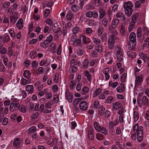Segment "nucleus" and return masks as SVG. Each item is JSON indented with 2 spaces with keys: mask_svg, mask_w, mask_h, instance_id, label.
I'll return each mask as SVG.
<instances>
[{
  "mask_svg": "<svg viewBox=\"0 0 149 149\" xmlns=\"http://www.w3.org/2000/svg\"><path fill=\"white\" fill-rule=\"evenodd\" d=\"M19 18L18 15L16 12L10 17V22L12 24H15Z\"/></svg>",
  "mask_w": 149,
  "mask_h": 149,
  "instance_id": "6",
  "label": "nucleus"
},
{
  "mask_svg": "<svg viewBox=\"0 0 149 149\" xmlns=\"http://www.w3.org/2000/svg\"><path fill=\"white\" fill-rule=\"evenodd\" d=\"M133 117L134 121L135 122H136L139 118V114L136 111L134 112Z\"/></svg>",
  "mask_w": 149,
  "mask_h": 149,
  "instance_id": "49",
  "label": "nucleus"
},
{
  "mask_svg": "<svg viewBox=\"0 0 149 149\" xmlns=\"http://www.w3.org/2000/svg\"><path fill=\"white\" fill-rule=\"evenodd\" d=\"M39 114V112H36L31 115V118L33 120L36 119L38 117Z\"/></svg>",
  "mask_w": 149,
  "mask_h": 149,
  "instance_id": "53",
  "label": "nucleus"
},
{
  "mask_svg": "<svg viewBox=\"0 0 149 149\" xmlns=\"http://www.w3.org/2000/svg\"><path fill=\"white\" fill-rule=\"evenodd\" d=\"M50 43V42L46 39L43 42L40 44V45L41 47L46 48L48 47V44Z\"/></svg>",
  "mask_w": 149,
  "mask_h": 149,
  "instance_id": "28",
  "label": "nucleus"
},
{
  "mask_svg": "<svg viewBox=\"0 0 149 149\" xmlns=\"http://www.w3.org/2000/svg\"><path fill=\"white\" fill-rule=\"evenodd\" d=\"M84 53V49L82 48L78 49L77 51V54L78 57H80Z\"/></svg>",
  "mask_w": 149,
  "mask_h": 149,
  "instance_id": "30",
  "label": "nucleus"
},
{
  "mask_svg": "<svg viewBox=\"0 0 149 149\" xmlns=\"http://www.w3.org/2000/svg\"><path fill=\"white\" fill-rule=\"evenodd\" d=\"M72 42V44L75 46H76L78 45L81 46L82 45L80 38L77 39L76 40H74Z\"/></svg>",
  "mask_w": 149,
  "mask_h": 149,
  "instance_id": "27",
  "label": "nucleus"
},
{
  "mask_svg": "<svg viewBox=\"0 0 149 149\" xmlns=\"http://www.w3.org/2000/svg\"><path fill=\"white\" fill-rule=\"evenodd\" d=\"M115 126L113 124V122H109L108 125V127L110 131H113L114 130V127Z\"/></svg>",
  "mask_w": 149,
  "mask_h": 149,
  "instance_id": "54",
  "label": "nucleus"
},
{
  "mask_svg": "<svg viewBox=\"0 0 149 149\" xmlns=\"http://www.w3.org/2000/svg\"><path fill=\"white\" fill-rule=\"evenodd\" d=\"M142 34L143 35H146L148 33V30L147 28L144 26L143 27L142 29Z\"/></svg>",
  "mask_w": 149,
  "mask_h": 149,
  "instance_id": "62",
  "label": "nucleus"
},
{
  "mask_svg": "<svg viewBox=\"0 0 149 149\" xmlns=\"http://www.w3.org/2000/svg\"><path fill=\"white\" fill-rule=\"evenodd\" d=\"M89 88L87 87H84L81 91V94L83 95H84L88 93Z\"/></svg>",
  "mask_w": 149,
  "mask_h": 149,
  "instance_id": "38",
  "label": "nucleus"
},
{
  "mask_svg": "<svg viewBox=\"0 0 149 149\" xmlns=\"http://www.w3.org/2000/svg\"><path fill=\"white\" fill-rule=\"evenodd\" d=\"M20 104L18 99L13 98L11 100V102L9 107L10 110L11 111H14L19 109Z\"/></svg>",
  "mask_w": 149,
  "mask_h": 149,
  "instance_id": "2",
  "label": "nucleus"
},
{
  "mask_svg": "<svg viewBox=\"0 0 149 149\" xmlns=\"http://www.w3.org/2000/svg\"><path fill=\"white\" fill-rule=\"evenodd\" d=\"M17 27L19 29H21L23 26V19L20 18L16 23Z\"/></svg>",
  "mask_w": 149,
  "mask_h": 149,
  "instance_id": "25",
  "label": "nucleus"
},
{
  "mask_svg": "<svg viewBox=\"0 0 149 149\" xmlns=\"http://www.w3.org/2000/svg\"><path fill=\"white\" fill-rule=\"evenodd\" d=\"M81 64L80 62L78 61L76 59H72L70 60V65L72 66H74L76 65L80 66Z\"/></svg>",
  "mask_w": 149,
  "mask_h": 149,
  "instance_id": "24",
  "label": "nucleus"
},
{
  "mask_svg": "<svg viewBox=\"0 0 149 149\" xmlns=\"http://www.w3.org/2000/svg\"><path fill=\"white\" fill-rule=\"evenodd\" d=\"M80 38L82 39V42L84 44H87L91 42V40L88 37H86L83 34H81L80 36Z\"/></svg>",
  "mask_w": 149,
  "mask_h": 149,
  "instance_id": "9",
  "label": "nucleus"
},
{
  "mask_svg": "<svg viewBox=\"0 0 149 149\" xmlns=\"http://www.w3.org/2000/svg\"><path fill=\"white\" fill-rule=\"evenodd\" d=\"M93 126L95 130L97 131L100 130V128L101 127L100 126L99 123L96 121L94 122Z\"/></svg>",
  "mask_w": 149,
  "mask_h": 149,
  "instance_id": "36",
  "label": "nucleus"
},
{
  "mask_svg": "<svg viewBox=\"0 0 149 149\" xmlns=\"http://www.w3.org/2000/svg\"><path fill=\"white\" fill-rule=\"evenodd\" d=\"M89 61L87 59H85L83 63V67L84 69L87 68Z\"/></svg>",
  "mask_w": 149,
  "mask_h": 149,
  "instance_id": "47",
  "label": "nucleus"
},
{
  "mask_svg": "<svg viewBox=\"0 0 149 149\" xmlns=\"http://www.w3.org/2000/svg\"><path fill=\"white\" fill-rule=\"evenodd\" d=\"M12 47H8V55L9 56H11L13 55V52L12 50Z\"/></svg>",
  "mask_w": 149,
  "mask_h": 149,
  "instance_id": "63",
  "label": "nucleus"
},
{
  "mask_svg": "<svg viewBox=\"0 0 149 149\" xmlns=\"http://www.w3.org/2000/svg\"><path fill=\"white\" fill-rule=\"evenodd\" d=\"M10 40V38L8 35L6 34L2 36H0V40H2L4 43H8Z\"/></svg>",
  "mask_w": 149,
  "mask_h": 149,
  "instance_id": "11",
  "label": "nucleus"
},
{
  "mask_svg": "<svg viewBox=\"0 0 149 149\" xmlns=\"http://www.w3.org/2000/svg\"><path fill=\"white\" fill-rule=\"evenodd\" d=\"M105 108L102 107V106H100L99 108L98 111L99 114L101 115H103L104 113Z\"/></svg>",
  "mask_w": 149,
  "mask_h": 149,
  "instance_id": "51",
  "label": "nucleus"
},
{
  "mask_svg": "<svg viewBox=\"0 0 149 149\" xmlns=\"http://www.w3.org/2000/svg\"><path fill=\"white\" fill-rule=\"evenodd\" d=\"M91 38H92V40L93 42L97 45H99L101 41L99 39L97 38H95L94 37H92Z\"/></svg>",
  "mask_w": 149,
  "mask_h": 149,
  "instance_id": "40",
  "label": "nucleus"
},
{
  "mask_svg": "<svg viewBox=\"0 0 149 149\" xmlns=\"http://www.w3.org/2000/svg\"><path fill=\"white\" fill-rule=\"evenodd\" d=\"M102 90L100 88L96 89L94 93V97H95L99 95L101 93Z\"/></svg>",
  "mask_w": 149,
  "mask_h": 149,
  "instance_id": "35",
  "label": "nucleus"
},
{
  "mask_svg": "<svg viewBox=\"0 0 149 149\" xmlns=\"http://www.w3.org/2000/svg\"><path fill=\"white\" fill-rule=\"evenodd\" d=\"M52 29L53 31L56 33L60 31L61 28L57 23H55L54 24V25L52 27Z\"/></svg>",
  "mask_w": 149,
  "mask_h": 149,
  "instance_id": "20",
  "label": "nucleus"
},
{
  "mask_svg": "<svg viewBox=\"0 0 149 149\" xmlns=\"http://www.w3.org/2000/svg\"><path fill=\"white\" fill-rule=\"evenodd\" d=\"M8 113V107H5L4 109L3 107H0V115H6Z\"/></svg>",
  "mask_w": 149,
  "mask_h": 149,
  "instance_id": "18",
  "label": "nucleus"
},
{
  "mask_svg": "<svg viewBox=\"0 0 149 149\" xmlns=\"http://www.w3.org/2000/svg\"><path fill=\"white\" fill-rule=\"evenodd\" d=\"M95 49L99 54L101 53L103 50L102 46L100 45H96L95 46Z\"/></svg>",
  "mask_w": 149,
  "mask_h": 149,
  "instance_id": "26",
  "label": "nucleus"
},
{
  "mask_svg": "<svg viewBox=\"0 0 149 149\" xmlns=\"http://www.w3.org/2000/svg\"><path fill=\"white\" fill-rule=\"evenodd\" d=\"M127 54L129 57L132 58H134L136 56V54L135 52H132L130 51L127 52Z\"/></svg>",
  "mask_w": 149,
  "mask_h": 149,
  "instance_id": "33",
  "label": "nucleus"
},
{
  "mask_svg": "<svg viewBox=\"0 0 149 149\" xmlns=\"http://www.w3.org/2000/svg\"><path fill=\"white\" fill-rule=\"evenodd\" d=\"M116 16V17L119 18L120 20L123 21H124L125 20V15L121 12H120L117 13Z\"/></svg>",
  "mask_w": 149,
  "mask_h": 149,
  "instance_id": "22",
  "label": "nucleus"
},
{
  "mask_svg": "<svg viewBox=\"0 0 149 149\" xmlns=\"http://www.w3.org/2000/svg\"><path fill=\"white\" fill-rule=\"evenodd\" d=\"M79 8V7L76 5H73L71 7V10L74 12H76L78 11Z\"/></svg>",
  "mask_w": 149,
  "mask_h": 149,
  "instance_id": "57",
  "label": "nucleus"
},
{
  "mask_svg": "<svg viewBox=\"0 0 149 149\" xmlns=\"http://www.w3.org/2000/svg\"><path fill=\"white\" fill-rule=\"evenodd\" d=\"M98 132H100L104 135H107L108 133V130L105 127H101L100 128V130H99Z\"/></svg>",
  "mask_w": 149,
  "mask_h": 149,
  "instance_id": "29",
  "label": "nucleus"
},
{
  "mask_svg": "<svg viewBox=\"0 0 149 149\" xmlns=\"http://www.w3.org/2000/svg\"><path fill=\"white\" fill-rule=\"evenodd\" d=\"M93 31L92 29L90 27L86 28L85 30V32L88 35L91 34Z\"/></svg>",
  "mask_w": 149,
  "mask_h": 149,
  "instance_id": "60",
  "label": "nucleus"
},
{
  "mask_svg": "<svg viewBox=\"0 0 149 149\" xmlns=\"http://www.w3.org/2000/svg\"><path fill=\"white\" fill-rule=\"evenodd\" d=\"M20 83L22 85H25L28 84V81L26 79L24 78H22L20 80Z\"/></svg>",
  "mask_w": 149,
  "mask_h": 149,
  "instance_id": "61",
  "label": "nucleus"
},
{
  "mask_svg": "<svg viewBox=\"0 0 149 149\" xmlns=\"http://www.w3.org/2000/svg\"><path fill=\"white\" fill-rule=\"evenodd\" d=\"M108 23V20L107 18H104L101 21L102 25L104 27H106Z\"/></svg>",
  "mask_w": 149,
  "mask_h": 149,
  "instance_id": "32",
  "label": "nucleus"
},
{
  "mask_svg": "<svg viewBox=\"0 0 149 149\" xmlns=\"http://www.w3.org/2000/svg\"><path fill=\"white\" fill-rule=\"evenodd\" d=\"M143 47L149 48V38H147L145 40Z\"/></svg>",
  "mask_w": 149,
  "mask_h": 149,
  "instance_id": "45",
  "label": "nucleus"
},
{
  "mask_svg": "<svg viewBox=\"0 0 149 149\" xmlns=\"http://www.w3.org/2000/svg\"><path fill=\"white\" fill-rule=\"evenodd\" d=\"M119 22V20L116 18L114 19L111 22V25L109 28V32H113L114 35H117L118 33L117 30L114 29L118 26Z\"/></svg>",
  "mask_w": 149,
  "mask_h": 149,
  "instance_id": "3",
  "label": "nucleus"
},
{
  "mask_svg": "<svg viewBox=\"0 0 149 149\" xmlns=\"http://www.w3.org/2000/svg\"><path fill=\"white\" fill-rule=\"evenodd\" d=\"M118 84V83L117 81L113 82L112 81H110L109 83V86L111 87L112 88H114L117 86Z\"/></svg>",
  "mask_w": 149,
  "mask_h": 149,
  "instance_id": "44",
  "label": "nucleus"
},
{
  "mask_svg": "<svg viewBox=\"0 0 149 149\" xmlns=\"http://www.w3.org/2000/svg\"><path fill=\"white\" fill-rule=\"evenodd\" d=\"M80 109L82 111L86 110L88 108V106L86 102L84 101L81 102L79 103Z\"/></svg>",
  "mask_w": 149,
  "mask_h": 149,
  "instance_id": "10",
  "label": "nucleus"
},
{
  "mask_svg": "<svg viewBox=\"0 0 149 149\" xmlns=\"http://www.w3.org/2000/svg\"><path fill=\"white\" fill-rule=\"evenodd\" d=\"M133 130L134 133H137V135L143 134V127L142 126H139L137 124H135L133 127Z\"/></svg>",
  "mask_w": 149,
  "mask_h": 149,
  "instance_id": "5",
  "label": "nucleus"
},
{
  "mask_svg": "<svg viewBox=\"0 0 149 149\" xmlns=\"http://www.w3.org/2000/svg\"><path fill=\"white\" fill-rule=\"evenodd\" d=\"M39 64L41 66L45 65L47 66L50 64V62H47V61L45 60H42L40 63Z\"/></svg>",
  "mask_w": 149,
  "mask_h": 149,
  "instance_id": "55",
  "label": "nucleus"
},
{
  "mask_svg": "<svg viewBox=\"0 0 149 149\" xmlns=\"http://www.w3.org/2000/svg\"><path fill=\"white\" fill-rule=\"evenodd\" d=\"M12 39H14L15 37V34L14 31L12 29H9L8 31Z\"/></svg>",
  "mask_w": 149,
  "mask_h": 149,
  "instance_id": "43",
  "label": "nucleus"
},
{
  "mask_svg": "<svg viewBox=\"0 0 149 149\" xmlns=\"http://www.w3.org/2000/svg\"><path fill=\"white\" fill-rule=\"evenodd\" d=\"M127 74L125 73L123 74L121 76L120 80L121 82H124L125 81L126 78Z\"/></svg>",
  "mask_w": 149,
  "mask_h": 149,
  "instance_id": "48",
  "label": "nucleus"
},
{
  "mask_svg": "<svg viewBox=\"0 0 149 149\" xmlns=\"http://www.w3.org/2000/svg\"><path fill=\"white\" fill-rule=\"evenodd\" d=\"M129 38L130 41L136 42V37L135 33L133 32H131L130 34Z\"/></svg>",
  "mask_w": 149,
  "mask_h": 149,
  "instance_id": "23",
  "label": "nucleus"
},
{
  "mask_svg": "<svg viewBox=\"0 0 149 149\" xmlns=\"http://www.w3.org/2000/svg\"><path fill=\"white\" fill-rule=\"evenodd\" d=\"M136 42L129 41L127 47L129 49L134 51L135 49Z\"/></svg>",
  "mask_w": 149,
  "mask_h": 149,
  "instance_id": "12",
  "label": "nucleus"
},
{
  "mask_svg": "<svg viewBox=\"0 0 149 149\" xmlns=\"http://www.w3.org/2000/svg\"><path fill=\"white\" fill-rule=\"evenodd\" d=\"M21 143V139L18 138L15 139L13 143V145L16 149L18 148Z\"/></svg>",
  "mask_w": 149,
  "mask_h": 149,
  "instance_id": "13",
  "label": "nucleus"
},
{
  "mask_svg": "<svg viewBox=\"0 0 149 149\" xmlns=\"http://www.w3.org/2000/svg\"><path fill=\"white\" fill-rule=\"evenodd\" d=\"M23 75L26 78H29L31 77V74L29 70H26L24 72Z\"/></svg>",
  "mask_w": 149,
  "mask_h": 149,
  "instance_id": "34",
  "label": "nucleus"
},
{
  "mask_svg": "<svg viewBox=\"0 0 149 149\" xmlns=\"http://www.w3.org/2000/svg\"><path fill=\"white\" fill-rule=\"evenodd\" d=\"M114 98L111 96L108 97L106 99V102L107 103H111L112 102V101H114Z\"/></svg>",
  "mask_w": 149,
  "mask_h": 149,
  "instance_id": "64",
  "label": "nucleus"
},
{
  "mask_svg": "<svg viewBox=\"0 0 149 149\" xmlns=\"http://www.w3.org/2000/svg\"><path fill=\"white\" fill-rule=\"evenodd\" d=\"M7 52V50L5 47H3L1 44H0V53L2 54H4Z\"/></svg>",
  "mask_w": 149,
  "mask_h": 149,
  "instance_id": "37",
  "label": "nucleus"
},
{
  "mask_svg": "<svg viewBox=\"0 0 149 149\" xmlns=\"http://www.w3.org/2000/svg\"><path fill=\"white\" fill-rule=\"evenodd\" d=\"M34 86L39 91L42 90L43 87V84L39 81H36L34 84Z\"/></svg>",
  "mask_w": 149,
  "mask_h": 149,
  "instance_id": "21",
  "label": "nucleus"
},
{
  "mask_svg": "<svg viewBox=\"0 0 149 149\" xmlns=\"http://www.w3.org/2000/svg\"><path fill=\"white\" fill-rule=\"evenodd\" d=\"M27 107L26 106H21L19 109L20 111L23 113H25L26 111Z\"/></svg>",
  "mask_w": 149,
  "mask_h": 149,
  "instance_id": "58",
  "label": "nucleus"
},
{
  "mask_svg": "<svg viewBox=\"0 0 149 149\" xmlns=\"http://www.w3.org/2000/svg\"><path fill=\"white\" fill-rule=\"evenodd\" d=\"M143 81V79L142 77L139 75H136V74L135 87H136L141 85Z\"/></svg>",
  "mask_w": 149,
  "mask_h": 149,
  "instance_id": "7",
  "label": "nucleus"
},
{
  "mask_svg": "<svg viewBox=\"0 0 149 149\" xmlns=\"http://www.w3.org/2000/svg\"><path fill=\"white\" fill-rule=\"evenodd\" d=\"M74 17V14L71 11H69L66 17L68 20H71Z\"/></svg>",
  "mask_w": 149,
  "mask_h": 149,
  "instance_id": "39",
  "label": "nucleus"
},
{
  "mask_svg": "<svg viewBox=\"0 0 149 149\" xmlns=\"http://www.w3.org/2000/svg\"><path fill=\"white\" fill-rule=\"evenodd\" d=\"M125 89V86L123 83L121 84L116 88L117 92L119 93H121L124 92Z\"/></svg>",
  "mask_w": 149,
  "mask_h": 149,
  "instance_id": "15",
  "label": "nucleus"
},
{
  "mask_svg": "<svg viewBox=\"0 0 149 149\" xmlns=\"http://www.w3.org/2000/svg\"><path fill=\"white\" fill-rule=\"evenodd\" d=\"M125 10V14L128 17L130 16L132 13L133 4L130 1L125 2L123 6Z\"/></svg>",
  "mask_w": 149,
  "mask_h": 149,
  "instance_id": "1",
  "label": "nucleus"
},
{
  "mask_svg": "<svg viewBox=\"0 0 149 149\" xmlns=\"http://www.w3.org/2000/svg\"><path fill=\"white\" fill-rule=\"evenodd\" d=\"M87 24L89 26H94L96 25V23L95 21L92 19H90L88 20V23Z\"/></svg>",
  "mask_w": 149,
  "mask_h": 149,
  "instance_id": "41",
  "label": "nucleus"
},
{
  "mask_svg": "<svg viewBox=\"0 0 149 149\" xmlns=\"http://www.w3.org/2000/svg\"><path fill=\"white\" fill-rule=\"evenodd\" d=\"M109 33L111 34V36L108 39V41L113 42L114 43L115 42H118L119 40L118 38L115 37L116 35H114L113 32H109Z\"/></svg>",
  "mask_w": 149,
  "mask_h": 149,
  "instance_id": "8",
  "label": "nucleus"
},
{
  "mask_svg": "<svg viewBox=\"0 0 149 149\" xmlns=\"http://www.w3.org/2000/svg\"><path fill=\"white\" fill-rule=\"evenodd\" d=\"M94 131L93 128L89 127L88 129V136L89 139L91 140H93L94 138V135H93V132Z\"/></svg>",
  "mask_w": 149,
  "mask_h": 149,
  "instance_id": "16",
  "label": "nucleus"
},
{
  "mask_svg": "<svg viewBox=\"0 0 149 149\" xmlns=\"http://www.w3.org/2000/svg\"><path fill=\"white\" fill-rule=\"evenodd\" d=\"M112 109L114 111L117 110H118L119 109L118 111V114H121L122 112H123L124 109L122 106L121 104L118 102H116L113 103L112 104Z\"/></svg>",
  "mask_w": 149,
  "mask_h": 149,
  "instance_id": "4",
  "label": "nucleus"
},
{
  "mask_svg": "<svg viewBox=\"0 0 149 149\" xmlns=\"http://www.w3.org/2000/svg\"><path fill=\"white\" fill-rule=\"evenodd\" d=\"M76 84V81L75 80H72L70 84V88L73 89L75 88Z\"/></svg>",
  "mask_w": 149,
  "mask_h": 149,
  "instance_id": "59",
  "label": "nucleus"
},
{
  "mask_svg": "<svg viewBox=\"0 0 149 149\" xmlns=\"http://www.w3.org/2000/svg\"><path fill=\"white\" fill-rule=\"evenodd\" d=\"M143 104L145 105H147L148 104V99L146 96H144L143 98Z\"/></svg>",
  "mask_w": 149,
  "mask_h": 149,
  "instance_id": "46",
  "label": "nucleus"
},
{
  "mask_svg": "<svg viewBox=\"0 0 149 149\" xmlns=\"http://www.w3.org/2000/svg\"><path fill=\"white\" fill-rule=\"evenodd\" d=\"M98 12L99 13V19H102L106 15L105 11L102 8L99 9Z\"/></svg>",
  "mask_w": 149,
  "mask_h": 149,
  "instance_id": "14",
  "label": "nucleus"
},
{
  "mask_svg": "<svg viewBox=\"0 0 149 149\" xmlns=\"http://www.w3.org/2000/svg\"><path fill=\"white\" fill-rule=\"evenodd\" d=\"M125 27L123 25H122L120 26V33L123 36H125Z\"/></svg>",
  "mask_w": 149,
  "mask_h": 149,
  "instance_id": "52",
  "label": "nucleus"
},
{
  "mask_svg": "<svg viewBox=\"0 0 149 149\" xmlns=\"http://www.w3.org/2000/svg\"><path fill=\"white\" fill-rule=\"evenodd\" d=\"M65 97L66 100L70 102H71L73 98L72 94L69 91H66L65 94Z\"/></svg>",
  "mask_w": 149,
  "mask_h": 149,
  "instance_id": "19",
  "label": "nucleus"
},
{
  "mask_svg": "<svg viewBox=\"0 0 149 149\" xmlns=\"http://www.w3.org/2000/svg\"><path fill=\"white\" fill-rule=\"evenodd\" d=\"M103 31V27L101 26H99L97 31L98 36H101Z\"/></svg>",
  "mask_w": 149,
  "mask_h": 149,
  "instance_id": "42",
  "label": "nucleus"
},
{
  "mask_svg": "<svg viewBox=\"0 0 149 149\" xmlns=\"http://www.w3.org/2000/svg\"><path fill=\"white\" fill-rule=\"evenodd\" d=\"M142 58L144 62L147 63L149 62V58L146 54H143Z\"/></svg>",
  "mask_w": 149,
  "mask_h": 149,
  "instance_id": "56",
  "label": "nucleus"
},
{
  "mask_svg": "<svg viewBox=\"0 0 149 149\" xmlns=\"http://www.w3.org/2000/svg\"><path fill=\"white\" fill-rule=\"evenodd\" d=\"M26 90L28 94H32L33 92L34 87L33 85H27L26 86Z\"/></svg>",
  "mask_w": 149,
  "mask_h": 149,
  "instance_id": "17",
  "label": "nucleus"
},
{
  "mask_svg": "<svg viewBox=\"0 0 149 149\" xmlns=\"http://www.w3.org/2000/svg\"><path fill=\"white\" fill-rule=\"evenodd\" d=\"M142 34V32L141 28V27H139L137 30V37L140 38Z\"/></svg>",
  "mask_w": 149,
  "mask_h": 149,
  "instance_id": "50",
  "label": "nucleus"
},
{
  "mask_svg": "<svg viewBox=\"0 0 149 149\" xmlns=\"http://www.w3.org/2000/svg\"><path fill=\"white\" fill-rule=\"evenodd\" d=\"M73 34L76 35L79 32H81V30L80 28L78 26L74 27L72 30Z\"/></svg>",
  "mask_w": 149,
  "mask_h": 149,
  "instance_id": "31",
  "label": "nucleus"
}]
</instances>
